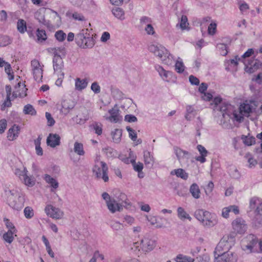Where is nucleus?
Segmentation results:
<instances>
[{
    "mask_svg": "<svg viewBox=\"0 0 262 262\" xmlns=\"http://www.w3.org/2000/svg\"><path fill=\"white\" fill-rule=\"evenodd\" d=\"M149 51L158 56L167 65H171L174 60L173 57L170 55L167 49L161 45H150L148 47Z\"/></svg>",
    "mask_w": 262,
    "mask_h": 262,
    "instance_id": "1",
    "label": "nucleus"
},
{
    "mask_svg": "<svg viewBox=\"0 0 262 262\" xmlns=\"http://www.w3.org/2000/svg\"><path fill=\"white\" fill-rule=\"evenodd\" d=\"M7 196L9 205L13 209L19 210L24 206L25 199L16 190H8L5 191Z\"/></svg>",
    "mask_w": 262,
    "mask_h": 262,
    "instance_id": "2",
    "label": "nucleus"
},
{
    "mask_svg": "<svg viewBox=\"0 0 262 262\" xmlns=\"http://www.w3.org/2000/svg\"><path fill=\"white\" fill-rule=\"evenodd\" d=\"M194 216L204 225L213 226L217 223L216 216L215 214L201 209H198L194 212Z\"/></svg>",
    "mask_w": 262,
    "mask_h": 262,
    "instance_id": "3",
    "label": "nucleus"
},
{
    "mask_svg": "<svg viewBox=\"0 0 262 262\" xmlns=\"http://www.w3.org/2000/svg\"><path fill=\"white\" fill-rule=\"evenodd\" d=\"M253 109L252 106L247 103L244 102L242 104L238 110H234L233 107L232 111H230L231 117H229L237 122H241L243 121L244 116H249L250 113L252 112Z\"/></svg>",
    "mask_w": 262,
    "mask_h": 262,
    "instance_id": "4",
    "label": "nucleus"
},
{
    "mask_svg": "<svg viewBox=\"0 0 262 262\" xmlns=\"http://www.w3.org/2000/svg\"><path fill=\"white\" fill-rule=\"evenodd\" d=\"M213 102L214 104V110L221 112L223 118H226V116L231 117L230 111L233 110L232 105L228 103L223 102L221 98L217 97L214 98Z\"/></svg>",
    "mask_w": 262,
    "mask_h": 262,
    "instance_id": "5",
    "label": "nucleus"
},
{
    "mask_svg": "<svg viewBox=\"0 0 262 262\" xmlns=\"http://www.w3.org/2000/svg\"><path fill=\"white\" fill-rule=\"evenodd\" d=\"M258 242V239L255 235L252 234L248 235L243 241L242 246L243 250L247 253L254 252L253 248L257 245Z\"/></svg>",
    "mask_w": 262,
    "mask_h": 262,
    "instance_id": "6",
    "label": "nucleus"
},
{
    "mask_svg": "<svg viewBox=\"0 0 262 262\" xmlns=\"http://www.w3.org/2000/svg\"><path fill=\"white\" fill-rule=\"evenodd\" d=\"M101 167L95 165L93 168V172L98 179H102L104 182H107L109 180L108 176V167L106 164L103 161L100 162Z\"/></svg>",
    "mask_w": 262,
    "mask_h": 262,
    "instance_id": "7",
    "label": "nucleus"
},
{
    "mask_svg": "<svg viewBox=\"0 0 262 262\" xmlns=\"http://www.w3.org/2000/svg\"><path fill=\"white\" fill-rule=\"evenodd\" d=\"M89 119V111L84 107H80L76 116L72 118L76 123L80 125L84 124Z\"/></svg>",
    "mask_w": 262,
    "mask_h": 262,
    "instance_id": "8",
    "label": "nucleus"
},
{
    "mask_svg": "<svg viewBox=\"0 0 262 262\" xmlns=\"http://www.w3.org/2000/svg\"><path fill=\"white\" fill-rule=\"evenodd\" d=\"M31 67L35 80L37 82L41 81L43 70L41 68L39 61L36 59L32 60Z\"/></svg>",
    "mask_w": 262,
    "mask_h": 262,
    "instance_id": "9",
    "label": "nucleus"
},
{
    "mask_svg": "<svg viewBox=\"0 0 262 262\" xmlns=\"http://www.w3.org/2000/svg\"><path fill=\"white\" fill-rule=\"evenodd\" d=\"M54 50V56L53 59V64L54 70L55 72H61V70L63 67V62L62 58L61 56L58 54V50H60L61 52H64V49L62 48L60 49L58 48V49L55 48Z\"/></svg>",
    "mask_w": 262,
    "mask_h": 262,
    "instance_id": "10",
    "label": "nucleus"
},
{
    "mask_svg": "<svg viewBox=\"0 0 262 262\" xmlns=\"http://www.w3.org/2000/svg\"><path fill=\"white\" fill-rule=\"evenodd\" d=\"M45 211L48 216L55 219H61L63 216V212L59 208H56L52 205H47Z\"/></svg>",
    "mask_w": 262,
    "mask_h": 262,
    "instance_id": "11",
    "label": "nucleus"
},
{
    "mask_svg": "<svg viewBox=\"0 0 262 262\" xmlns=\"http://www.w3.org/2000/svg\"><path fill=\"white\" fill-rule=\"evenodd\" d=\"M233 229L239 233H244L247 228L246 222L242 218H237L232 223Z\"/></svg>",
    "mask_w": 262,
    "mask_h": 262,
    "instance_id": "12",
    "label": "nucleus"
},
{
    "mask_svg": "<svg viewBox=\"0 0 262 262\" xmlns=\"http://www.w3.org/2000/svg\"><path fill=\"white\" fill-rule=\"evenodd\" d=\"M249 207L250 211L253 212L257 211L262 212V200L256 196L251 198L249 200Z\"/></svg>",
    "mask_w": 262,
    "mask_h": 262,
    "instance_id": "13",
    "label": "nucleus"
},
{
    "mask_svg": "<svg viewBox=\"0 0 262 262\" xmlns=\"http://www.w3.org/2000/svg\"><path fill=\"white\" fill-rule=\"evenodd\" d=\"M141 248L144 252H149L154 249L156 246L155 241L148 238H144L141 241Z\"/></svg>",
    "mask_w": 262,
    "mask_h": 262,
    "instance_id": "14",
    "label": "nucleus"
},
{
    "mask_svg": "<svg viewBox=\"0 0 262 262\" xmlns=\"http://www.w3.org/2000/svg\"><path fill=\"white\" fill-rule=\"evenodd\" d=\"M119 110L116 107L112 108L108 111V113L110 114V116L106 118L111 122L117 123L121 121L122 119V116L119 114Z\"/></svg>",
    "mask_w": 262,
    "mask_h": 262,
    "instance_id": "15",
    "label": "nucleus"
},
{
    "mask_svg": "<svg viewBox=\"0 0 262 262\" xmlns=\"http://www.w3.org/2000/svg\"><path fill=\"white\" fill-rule=\"evenodd\" d=\"M227 244V242L225 241H221L219 242L214 252L215 259L219 258L224 251L228 250V247H226Z\"/></svg>",
    "mask_w": 262,
    "mask_h": 262,
    "instance_id": "16",
    "label": "nucleus"
},
{
    "mask_svg": "<svg viewBox=\"0 0 262 262\" xmlns=\"http://www.w3.org/2000/svg\"><path fill=\"white\" fill-rule=\"evenodd\" d=\"M60 137L57 134H50L47 139V144L51 147H55L60 143Z\"/></svg>",
    "mask_w": 262,
    "mask_h": 262,
    "instance_id": "17",
    "label": "nucleus"
},
{
    "mask_svg": "<svg viewBox=\"0 0 262 262\" xmlns=\"http://www.w3.org/2000/svg\"><path fill=\"white\" fill-rule=\"evenodd\" d=\"M20 131V127L16 124L13 125L8 130L7 138L10 141H13L18 137Z\"/></svg>",
    "mask_w": 262,
    "mask_h": 262,
    "instance_id": "18",
    "label": "nucleus"
},
{
    "mask_svg": "<svg viewBox=\"0 0 262 262\" xmlns=\"http://www.w3.org/2000/svg\"><path fill=\"white\" fill-rule=\"evenodd\" d=\"M155 69L158 72L161 78L166 81H168V78L172 76V73L169 71H166L159 65H156L155 67Z\"/></svg>",
    "mask_w": 262,
    "mask_h": 262,
    "instance_id": "19",
    "label": "nucleus"
},
{
    "mask_svg": "<svg viewBox=\"0 0 262 262\" xmlns=\"http://www.w3.org/2000/svg\"><path fill=\"white\" fill-rule=\"evenodd\" d=\"M220 257L223 262H236L237 260L236 255L230 251H224Z\"/></svg>",
    "mask_w": 262,
    "mask_h": 262,
    "instance_id": "20",
    "label": "nucleus"
},
{
    "mask_svg": "<svg viewBox=\"0 0 262 262\" xmlns=\"http://www.w3.org/2000/svg\"><path fill=\"white\" fill-rule=\"evenodd\" d=\"M62 108L60 111L64 115L68 114L74 107V103L70 100H63L61 103Z\"/></svg>",
    "mask_w": 262,
    "mask_h": 262,
    "instance_id": "21",
    "label": "nucleus"
},
{
    "mask_svg": "<svg viewBox=\"0 0 262 262\" xmlns=\"http://www.w3.org/2000/svg\"><path fill=\"white\" fill-rule=\"evenodd\" d=\"M233 212L235 214H238L239 213L238 207L236 205H230L227 207H224L222 209V215L224 218L229 217L230 212Z\"/></svg>",
    "mask_w": 262,
    "mask_h": 262,
    "instance_id": "22",
    "label": "nucleus"
},
{
    "mask_svg": "<svg viewBox=\"0 0 262 262\" xmlns=\"http://www.w3.org/2000/svg\"><path fill=\"white\" fill-rule=\"evenodd\" d=\"M43 179L46 182V183L50 185L51 187V192H54L55 189H56L59 187V183L55 179L51 177L49 174H46L43 176Z\"/></svg>",
    "mask_w": 262,
    "mask_h": 262,
    "instance_id": "23",
    "label": "nucleus"
},
{
    "mask_svg": "<svg viewBox=\"0 0 262 262\" xmlns=\"http://www.w3.org/2000/svg\"><path fill=\"white\" fill-rule=\"evenodd\" d=\"M174 151L179 161L184 159L188 160L190 158V154L188 151L184 150L178 147H174Z\"/></svg>",
    "mask_w": 262,
    "mask_h": 262,
    "instance_id": "24",
    "label": "nucleus"
},
{
    "mask_svg": "<svg viewBox=\"0 0 262 262\" xmlns=\"http://www.w3.org/2000/svg\"><path fill=\"white\" fill-rule=\"evenodd\" d=\"M252 219V224L255 228H259L262 226V212L257 211L253 212Z\"/></svg>",
    "mask_w": 262,
    "mask_h": 262,
    "instance_id": "25",
    "label": "nucleus"
},
{
    "mask_svg": "<svg viewBox=\"0 0 262 262\" xmlns=\"http://www.w3.org/2000/svg\"><path fill=\"white\" fill-rule=\"evenodd\" d=\"M106 205L108 210L112 213H115L117 211H120L122 209L121 204L118 203V202L114 199L112 200L109 202H107Z\"/></svg>",
    "mask_w": 262,
    "mask_h": 262,
    "instance_id": "26",
    "label": "nucleus"
},
{
    "mask_svg": "<svg viewBox=\"0 0 262 262\" xmlns=\"http://www.w3.org/2000/svg\"><path fill=\"white\" fill-rule=\"evenodd\" d=\"M144 162L146 167H151L154 165V158L153 155L148 151H144Z\"/></svg>",
    "mask_w": 262,
    "mask_h": 262,
    "instance_id": "27",
    "label": "nucleus"
},
{
    "mask_svg": "<svg viewBox=\"0 0 262 262\" xmlns=\"http://www.w3.org/2000/svg\"><path fill=\"white\" fill-rule=\"evenodd\" d=\"M21 172L22 174H20V176L21 177V179H23L24 184L29 187H32L35 184V180L34 178L27 176L25 169Z\"/></svg>",
    "mask_w": 262,
    "mask_h": 262,
    "instance_id": "28",
    "label": "nucleus"
},
{
    "mask_svg": "<svg viewBox=\"0 0 262 262\" xmlns=\"http://www.w3.org/2000/svg\"><path fill=\"white\" fill-rule=\"evenodd\" d=\"M87 30H82L79 33L77 34L76 36L75 40L78 46L80 47L83 46V43L88 35Z\"/></svg>",
    "mask_w": 262,
    "mask_h": 262,
    "instance_id": "29",
    "label": "nucleus"
},
{
    "mask_svg": "<svg viewBox=\"0 0 262 262\" xmlns=\"http://www.w3.org/2000/svg\"><path fill=\"white\" fill-rule=\"evenodd\" d=\"M112 12L115 17L120 20H123L125 19L124 11L121 8L114 7L112 9Z\"/></svg>",
    "mask_w": 262,
    "mask_h": 262,
    "instance_id": "30",
    "label": "nucleus"
},
{
    "mask_svg": "<svg viewBox=\"0 0 262 262\" xmlns=\"http://www.w3.org/2000/svg\"><path fill=\"white\" fill-rule=\"evenodd\" d=\"M171 175H176L178 178L186 180L188 178V174L185 170L182 168L174 169L170 172Z\"/></svg>",
    "mask_w": 262,
    "mask_h": 262,
    "instance_id": "31",
    "label": "nucleus"
},
{
    "mask_svg": "<svg viewBox=\"0 0 262 262\" xmlns=\"http://www.w3.org/2000/svg\"><path fill=\"white\" fill-rule=\"evenodd\" d=\"M189 191L194 198L198 199L200 198L201 191L197 184L193 183L190 187Z\"/></svg>",
    "mask_w": 262,
    "mask_h": 262,
    "instance_id": "32",
    "label": "nucleus"
},
{
    "mask_svg": "<svg viewBox=\"0 0 262 262\" xmlns=\"http://www.w3.org/2000/svg\"><path fill=\"white\" fill-rule=\"evenodd\" d=\"M177 214L178 217L181 220H185L186 219L189 221L191 220L190 216L185 211L184 209L181 207H179L177 209Z\"/></svg>",
    "mask_w": 262,
    "mask_h": 262,
    "instance_id": "33",
    "label": "nucleus"
},
{
    "mask_svg": "<svg viewBox=\"0 0 262 262\" xmlns=\"http://www.w3.org/2000/svg\"><path fill=\"white\" fill-rule=\"evenodd\" d=\"M122 130L121 129L116 128L112 132L111 135L112 136L113 142L116 143H118L120 142L122 137Z\"/></svg>",
    "mask_w": 262,
    "mask_h": 262,
    "instance_id": "34",
    "label": "nucleus"
},
{
    "mask_svg": "<svg viewBox=\"0 0 262 262\" xmlns=\"http://www.w3.org/2000/svg\"><path fill=\"white\" fill-rule=\"evenodd\" d=\"M42 137L39 135L37 138L34 140V144L35 146L36 153L38 156H42L43 155V150L40 146L41 140Z\"/></svg>",
    "mask_w": 262,
    "mask_h": 262,
    "instance_id": "35",
    "label": "nucleus"
},
{
    "mask_svg": "<svg viewBox=\"0 0 262 262\" xmlns=\"http://www.w3.org/2000/svg\"><path fill=\"white\" fill-rule=\"evenodd\" d=\"M186 110V113L185 118L187 120L190 121L195 116V110L191 105H187Z\"/></svg>",
    "mask_w": 262,
    "mask_h": 262,
    "instance_id": "36",
    "label": "nucleus"
},
{
    "mask_svg": "<svg viewBox=\"0 0 262 262\" xmlns=\"http://www.w3.org/2000/svg\"><path fill=\"white\" fill-rule=\"evenodd\" d=\"M88 85V82L86 79H80L77 78L75 80V88L77 90H82L85 89Z\"/></svg>",
    "mask_w": 262,
    "mask_h": 262,
    "instance_id": "37",
    "label": "nucleus"
},
{
    "mask_svg": "<svg viewBox=\"0 0 262 262\" xmlns=\"http://www.w3.org/2000/svg\"><path fill=\"white\" fill-rule=\"evenodd\" d=\"M36 36L38 42H42L47 39L46 31L43 29H37L36 30Z\"/></svg>",
    "mask_w": 262,
    "mask_h": 262,
    "instance_id": "38",
    "label": "nucleus"
},
{
    "mask_svg": "<svg viewBox=\"0 0 262 262\" xmlns=\"http://www.w3.org/2000/svg\"><path fill=\"white\" fill-rule=\"evenodd\" d=\"M74 151L79 156H83L85 154L83 144L78 142H76L74 143Z\"/></svg>",
    "mask_w": 262,
    "mask_h": 262,
    "instance_id": "39",
    "label": "nucleus"
},
{
    "mask_svg": "<svg viewBox=\"0 0 262 262\" xmlns=\"http://www.w3.org/2000/svg\"><path fill=\"white\" fill-rule=\"evenodd\" d=\"M16 233V232H13L12 230H8L3 234V239L6 242L11 244L14 240V234Z\"/></svg>",
    "mask_w": 262,
    "mask_h": 262,
    "instance_id": "40",
    "label": "nucleus"
},
{
    "mask_svg": "<svg viewBox=\"0 0 262 262\" xmlns=\"http://www.w3.org/2000/svg\"><path fill=\"white\" fill-rule=\"evenodd\" d=\"M85 41L83 43V46L81 48H92L95 45V40L93 38L90 36L88 34L86 37V38L84 39Z\"/></svg>",
    "mask_w": 262,
    "mask_h": 262,
    "instance_id": "41",
    "label": "nucleus"
},
{
    "mask_svg": "<svg viewBox=\"0 0 262 262\" xmlns=\"http://www.w3.org/2000/svg\"><path fill=\"white\" fill-rule=\"evenodd\" d=\"M91 127L94 131L95 133L98 135H101L102 133V125L99 122H94Z\"/></svg>",
    "mask_w": 262,
    "mask_h": 262,
    "instance_id": "42",
    "label": "nucleus"
},
{
    "mask_svg": "<svg viewBox=\"0 0 262 262\" xmlns=\"http://www.w3.org/2000/svg\"><path fill=\"white\" fill-rule=\"evenodd\" d=\"M185 66L182 59L179 57L175 64V70L179 73H182L184 72Z\"/></svg>",
    "mask_w": 262,
    "mask_h": 262,
    "instance_id": "43",
    "label": "nucleus"
},
{
    "mask_svg": "<svg viewBox=\"0 0 262 262\" xmlns=\"http://www.w3.org/2000/svg\"><path fill=\"white\" fill-rule=\"evenodd\" d=\"M118 199V203L121 204V207L125 206L129 204L128 202L127 196L123 193H120L119 195L117 197Z\"/></svg>",
    "mask_w": 262,
    "mask_h": 262,
    "instance_id": "44",
    "label": "nucleus"
},
{
    "mask_svg": "<svg viewBox=\"0 0 262 262\" xmlns=\"http://www.w3.org/2000/svg\"><path fill=\"white\" fill-rule=\"evenodd\" d=\"M17 28L19 32L24 33L27 29L26 21L23 19H19L17 22Z\"/></svg>",
    "mask_w": 262,
    "mask_h": 262,
    "instance_id": "45",
    "label": "nucleus"
},
{
    "mask_svg": "<svg viewBox=\"0 0 262 262\" xmlns=\"http://www.w3.org/2000/svg\"><path fill=\"white\" fill-rule=\"evenodd\" d=\"M242 139L245 144L250 146L254 144L255 142V139L253 137H248L246 136H243Z\"/></svg>",
    "mask_w": 262,
    "mask_h": 262,
    "instance_id": "46",
    "label": "nucleus"
},
{
    "mask_svg": "<svg viewBox=\"0 0 262 262\" xmlns=\"http://www.w3.org/2000/svg\"><path fill=\"white\" fill-rule=\"evenodd\" d=\"M11 40L9 36L6 35L0 36V46L4 47L10 44Z\"/></svg>",
    "mask_w": 262,
    "mask_h": 262,
    "instance_id": "47",
    "label": "nucleus"
},
{
    "mask_svg": "<svg viewBox=\"0 0 262 262\" xmlns=\"http://www.w3.org/2000/svg\"><path fill=\"white\" fill-rule=\"evenodd\" d=\"M188 19L186 15H182L181 18L180 24H177V27L180 26L182 30H184L187 28V26L188 25Z\"/></svg>",
    "mask_w": 262,
    "mask_h": 262,
    "instance_id": "48",
    "label": "nucleus"
},
{
    "mask_svg": "<svg viewBox=\"0 0 262 262\" xmlns=\"http://www.w3.org/2000/svg\"><path fill=\"white\" fill-rule=\"evenodd\" d=\"M24 112L25 114H29L31 115H34L36 113L33 106L30 104H27L25 106Z\"/></svg>",
    "mask_w": 262,
    "mask_h": 262,
    "instance_id": "49",
    "label": "nucleus"
},
{
    "mask_svg": "<svg viewBox=\"0 0 262 262\" xmlns=\"http://www.w3.org/2000/svg\"><path fill=\"white\" fill-rule=\"evenodd\" d=\"M25 216L28 219H31L34 216L33 209L31 207H26L24 210Z\"/></svg>",
    "mask_w": 262,
    "mask_h": 262,
    "instance_id": "50",
    "label": "nucleus"
},
{
    "mask_svg": "<svg viewBox=\"0 0 262 262\" xmlns=\"http://www.w3.org/2000/svg\"><path fill=\"white\" fill-rule=\"evenodd\" d=\"M131 163H132L134 169L135 171H137L138 173L142 171L143 168V163L141 162L136 163L135 160H131Z\"/></svg>",
    "mask_w": 262,
    "mask_h": 262,
    "instance_id": "51",
    "label": "nucleus"
},
{
    "mask_svg": "<svg viewBox=\"0 0 262 262\" xmlns=\"http://www.w3.org/2000/svg\"><path fill=\"white\" fill-rule=\"evenodd\" d=\"M227 45L224 43H218L217 45V48L220 51V54L223 56H226L227 54Z\"/></svg>",
    "mask_w": 262,
    "mask_h": 262,
    "instance_id": "52",
    "label": "nucleus"
},
{
    "mask_svg": "<svg viewBox=\"0 0 262 262\" xmlns=\"http://www.w3.org/2000/svg\"><path fill=\"white\" fill-rule=\"evenodd\" d=\"M245 158L248 159L249 167L251 168L255 166L257 164L256 160L254 159L249 153H247L245 155Z\"/></svg>",
    "mask_w": 262,
    "mask_h": 262,
    "instance_id": "53",
    "label": "nucleus"
},
{
    "mask_svg": "<svg viewBox=\"0 0 262 262\" xmlns=\"http://www.w3.org/2000/svg\"><path fill=\"white\" fill-rule=\"evenodd\" d=\"M55 37L59 41H63L66 38V34L63 31L59 30L55 33Z\"/></svg>",
    "mask_w": 262,
    "mask_h": 262,
    "instance_id": "54",
    "label": "nucleus"
},
{
    "mask_svg": "<svg viewBox=\"0 0 262 262\" xmlns=\"http://www.w3.org/2000/svg\"><path fill=\"white\" fill-rule=\"evenodd\" d=\"M35 17L40 24H42L46 26H49V21L45 19L44 15H41L40 13H36L35 14Z\"/></svg>",
    "mask_w": 262,
    "mask_h": 262,
    "instance_id": "55",
    "label": "nucleus"
},
{
    "mask_svg": "<svg viewBox=\"0 0 262 262\" xmlns=\"http://www.w3.org/2000/svg\"><path fill=\"white\" fill-rule=\"evenodd\" d=\"M4 222L5 223V225L7 228L8 229V230H12L13 232H16L17 230L14 227V225L12 222L10 221V220L7 218L4 219Z\"/></svg>",
    "mask_w": 262,
    "mask_h": 262,
    "instance_id": "56",
    "label": "nucleus"
},
{
    "mask_svg": "<svg viewBox=\"0 0 262 262\" xmlns=\"http://www.w3.org/2000/svg\"><path fill=\"white\" fill-rule=\"evenodd\" d=\"M126 128L129 133V136L130 138V139L133 141H135L137 140V135L135 130H134L129 126H127Z\"/></svg>",
    "mask_w": 262,
    "mask_h": 262,
    "instance_id": "57",
    "label": "nucleus"
},
{
    "mask_svg": "<svg viewBox=\"0 0 262 262\" xmlns=\"http://www.w3.org/2000/svg\"><path fill=\"white\" fill-rule=\"evenodd\" d=\"M5 72L8 75V76H9V79L10 80H12L14 79V76L13 74H11V71H12V69H11V65L9 63L7 62L5 65Z\"/></svg>",
    "mask_w": 262,
    "mask_h": 262,
    "instance_id": "58",
    "label": "nucleus"
},
{
    "mask_svg": "<svg viewBox=\"0 0 262 262\" xmlns=\"http://www.w3.org/2000/svg\"><path fill=\"white\" fill-rule=\"evenodd\" d=\"M140 24L142 25H146L148 24H150L152 22L151 19L147 16H143L141 17L140 19Z\"/></svg>",
    "mask_w": 262,
    "mask_h": 262,
    "instance_id": "59",
    "label": "nucleus"
},
{
    "mask_svg": "<svg viewBox=\"0 0 262 262\" xmlns=\"http://www.w3.org/2000/svg\"><path fill=\"white\" fill-rule=\"evenodd\" d=\"M46 117L48 121V125L49 126H52L55 124V120L52 117V115L50 113L48 112L46 113Z\"/></svg>",
    "mask_w": 262,
    "mask_h": 262,
    "instance_id": "60",
    "label": "nucleus"
},
{
    "mask_svg": "<svg viewBox=\"0 0 262 262\" xmlns=\"http://www.w3.org/2000/svg\"><path fill=\"white\" fill-rule=\"evenodd\" d=\"M11 105V102L10 101V97H6V99L1 105V110H5L6 107H10Z\"/></svg>",
    "mask_w": 262,
    "mask_h": 262,
    "instance_id": "61",
    "label": "nucleus"
},
{
    "mask_svg": "<svg viewBox=\"0 0 262 262\" xmlns=\"http://www.w3.org/2000/svg\"><path fill=\"white\" fill-rule=\"evenodd\" d=\"M189 80L192 85H198L200 83L199 79L193 75H190L189 77Z\"/></svg>",
    "mask_w": 262,
    "mask_h": 262,
    "instance_id": "62",
    "label": "nucleus"
},
{
    "mask_svg": "<svg viewBox=\"0 0 262 262\" xmlns=\"http://www.w3.org/2000/svg\"><path fill=\"white\" fill-rule=\"evenodd\" d=\"M91 90L95 93L98 94L100 92V87L96 82H93L91 85Z\"/></svg>",
    "mask_w": 262,
    "mask_h": 262,
    "instance_id": "63",
    "label": "nucleus"
},
{
    "mask_svg": "<svg viewBox=\"0 0 262 262\" xmlns=\"http://www.w3.org/2000/svg\"><path fill=\"white\" fill-rule=\"evenodd\" d=\"M196 148L200 155L207 156L208 152L203 146L202 145H198Z\"/></svg>",
    "mask_w": 262,
    "mask_h": 262,
    "instance_id": "64",
    "label": "nucleus"
}]
</instances>
